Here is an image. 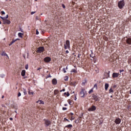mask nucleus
<instances>
[{"mask_svg": "<svg viewBox=\"0 0 131 131\" xmlns=\"http://www.w3.org/2000/svg\"><path fill=\"white\" fill-rule=\"evenodd\" d=\"M9 18V15L7 14L5 17L1 16V19L3 20L4 24H11V21L9 19H7Z\"/></svg>", "mask_w": 131, "mask_h": 131, "instance_id": "1", "label": "nucleus"}, {"mask_svg": "<svg viewBox=\"0 0 131 131\" xmlns=\"http://www.w3.org/2000/svg\"><path fill=\"white\" fill-rule=\"evenodd\" d=\"M74 97H75L74 100H75V101H76L77 98H76V94H75Z\"/></svg>", "mask_w": 131, "mask_h": 131, "instance_id": "41", "label": "nucleus"}, {"mask_svg": "<svg viewBox=\"0 0 131 131\" xmlns=\"http://www.w3.org/2000/svg\"><path fill=\"white\" fill-rule=\"evenodd\" d=\"M45 51V47H39L37 49V53H39L40 54L41 53H43Z\"/></svg>", "mask_w": 131, "mask_h": 131, "instance_id": "5", "label": "nucleus"}, {"mask_svg": "<svg viewBox=\"0 0 131 131\" xmlns=\"http://www.w3.org/2000/svg\"><path fill=\"white\" fill-rule=\"evenodd\" d=\"M36 103H38L39 104H41L42 105H45V102L42 100H38L36 101Z\"/></svg>", "mask_w": 131, "mask_h": 131, "instance_id": "18", "label": "nucleus"}, {"mask_svg": "<svg viewBox=\"0 0 131 131\" xmlns=\"http://www.w3.org/2000/svg\"><path fill=\"white\" fill-rule=\"evenodd\" d=\"M62 92H65V89H63L62 90L60 91V93H62Z\"/></svg>", "mask_w": 131, "mask_h": 131, "instance_id": "39", "label": "nucleus"}, {"mask_svg": "<svg viewBox=\"0 0 131 131\" xmlns=\"http://www.w3.org/2000/svg\"><path fill=\"white\" fill-rule=\"evenodd\" d=\"M66 121H67L68 122H70V121H69V120L67 119V118H64L63 119V122H66Z\"/></svg>", "mask_w": 131, "mask_h": 131, "instance_id": "28", "label": "nucleus"}, {"mask_svg": "<svg viewBox=\"0 0 131 131\" xmlns=\"http://www.w3.org/2000/svg\"><path fill=\"white\" fill-rule=\"evenodd\" d=\"M75 123H76V121H75Z\"/></svg>", "mask_w": 131, "mask_h": 131, "instance_id": "63", "label": "nucleus"}, {"mask_svg": "<svg viewBox=\"0 0 131 131\" xmlns=\"http://www.w3.org/2000/svg\"><path fill=\"white\" fill-rule=\"evenodd\" d=\"M64 46L65 50H67V49L70 50V41H69V40H67Z\"/></svg>", "mask_w": 131, "mask_h": 131, "instance_id": "4", "label": "nucleus"}, {"mask_svg": "<svg viewBox=\"0 0 131 131\" xmlns=\"http://www.w3.org/2000/svg\"><path fill=\"white\" fill-rule=\"evenodd\" d=\"M110 71H108V72H105L104 73V78H108L109 76H110Z\"/></svg>", "mask_w": 131, "mask_h": 131, "instance_id": "12", "label": "nucleus"}, {"mask_svg": "<svg viewBox=\"0 0 131 131\" xmlns=\"http://www.w3.org/2000/svg\"><path fill=\"white\" fill-rule=\"evenodd\" d=\"M4 98H5V96H2V98L4 99Z\"/></svg>", "mask_w": 131, "mask_h": 131, "instance_id": "54", "label": "nucleus"}, {"mask_svg": "<svg viewBox=\"0 0 131 131\" xmlns=\"http://www.w3.org/2000/svg\"><path fill=\"white\" fill-rule=\"evenodd\" d=\"M18 97H20L21 96V93L19 92L17 95Z\"/></svg>", "mask_w": 131, "mask_h": 131, "instance_id": "42", "label": "nucleus"}, {"mask_svg": "<svg viewBox=\"0 0 131 131\" xmlns=\"http://www.w3.org/2000/svg\"><path fill=\"white\" fill-rule=\"evenodd\" d=\"M35 2H37V0H35Z\"/></svg>", "mask_w": 131, "mask_h": 131, "instance_id": "60", "label": "nucleus"}, {"mask_svg": "<svg viewBox=\"0 0 131 131\" xmlns=\"http://www.w3.org/2000/svg\"><path fill=\"white\" fill-rule=\"evenodd\" d=\"M62 8H63V9H65V8H66V6L64 5V4L62 5Z\"/></svg>", "mask_w": 131, "mask_h": 131, "instance_id": "48", "label": "nucleus"}, {"mask_svg": "<svg viewBox=\"0 0 131 131\" xmlns=\"http://www.w3.org/2000/svg\"><path fill=\"white\" fill-rule=\"evenodd\" d=\"M0 24H1V20H0Z\"/></svg>", "mask_w": 131, "mask_h": 131, "instance_id": "64", "label": "nucleus"}, {"mask_svg": "<svg viewBox=\"0 0 131 131\" xmlns=\"http://www.w3.org/2000/svg\"><path fill=\"white\" fill-rule=\"evenodd\" d=\"M93 89V90L94 89H95L96 90H98V84H95Z\"/></svg>", "mask_w": 131, "mask_h": 131, "instance_id": "25", "label": "nucleus"}, {"mask_svg": "<svg viewBox=\"0 0 131 131\" xmlns=\"http://www.w3.org/2000/svg\"><path fill=\"white\" fill-rule=\"evenodd\" d=\"M23 91L24 95H26L27 94V91H26V89L23 88Z\"/></svg>", "mask_w": 131, "mask_h": 131, "instance_id": "32", "label": "nucleus"}, {"mask_svg": "<svg viewBox=\"0 0 131 131\" xmlns=\"http://www.w3.org/2000/svg\"><path fill=\"white\" fill-rule=\"evenodd\" d=\"M52 84H53V85H56V84H57V83H58V81H57V79L54 78L52 79Z\"/></svg>", "mask_w": 131, "mask_h": 131, "instance_id": "10", "label": "nucleus"}, {"mask_svg": "<svg viewBox=\"0 0 131 131\" xmlns=\"http://www.w3.org/2000/svg\"><path fill=\"white\" fill-rule=\"evenodd\" d=\"M68 103H69V104H70V105H72V100H68Z\"/></svg>", "mask_w": 131, "mask_h": 131, "instance_id": "33", "label": "nucleus"}, {"mask_svg": "<svg viewBox=\"0 0 131 131\" xmlns=\"http://www.w3.org/2000/svg\"><path fill=\"white\" fill-rule=\"evenodd\" d=\"M91 58H94V57L92 56V55L90 54Z\"/></svg>", "mask_w": 131, "mask_h": 131, "instance_id": "55", "label": "nucleus"}, {"mask_svg": "<svg viewBox=\"0 0 131 131\" xmlns=\"http://www.w3.org/2000/svg\"><path fill=\"white\" fill-rule=\"evenodd\" d=\"M120 73H121V72H123L124 71V70H120Z\"/></svg>", "mask_w": 131, "mask_h": 131, "instance_id": "40", "label": "nucleus"}, {"mask_svg": "<svg viewBox=\"0 0 131 131\" xmlns=\"http://www.w3.org/2000/svg\"><path fill=\"white\" fill-rule=\"evenodd\" d=\"M92 93H94V88H92V89L89 91V94H92Z\"/></svg>", "mask_w": 131, "mask_h": 131, "instance_id": "27", "label": "nucleus"}, {"mask_svg": "<svg viewBox=\"0 0 131 131\" xmlns=\"http://www.w3.org/2000/svg\"><path fill=\"white\" fill-rule=\"evenodd\" d=\"M51 59L50 57H46L44 58V62H46V63H49L51 61Z\"/></svg>", "mask_w": 131, "mask_h": 131, "instance_id": "9", "label": "nucleus"}, {"mask_svg": "<svg viewBox=\"0 0 131 131\" xmlns=\"http://www.w3.org/2000/svg\"><path fill=\"white\" fill-rule=\"evenodd\" d=\"M84 84V83L82 82V85H83Z\"/></svg>", "mask_w": 131, "mask_h": 131, "instance_id": "56", "label": "nucleus"}, {"mask_svg": "<svg viewBox=\"0 0 131 131\" xmlns=\"http://www.w3.org/2000/svg\"><path fill=\"white\" fill-rule=\"evenodd\" d=\"M129 74H131V70H129Z\"/></svg>", "mask_w": 131, "mask_h": 131, "instance_id": "53", "label": "nucleus"}, {"mask_svg": "<svg viewBox=\"0 0 131 131\" xmlns=\"http://www.w3.org/2000/svg\"><path fill=\"white\" fill-rule=\"evenodd\" d=\"M129 94H131V90L130 91V92H129Z\"/></svg>", "mask_w": 131, "mask_h": 131, "instance_id": "59", "label": "nucleus"}, {"mask_svg": "<svg viewBox=\"0 0 131 131\" xmlns=\"http://www.w3.org/2000/svg\"><path fill=\"white\" fill-rule=\"evenodd\" d=\"M63 96H64V97H66V96L67 97H69V96H70V94H69V92H65L63 94Z\"/></svg>", "mask_w": 131, "mask_h": 131, "instance_id": "20", "label": "nucleus"}, {"mask_svg": "<svg viewBox=\"0 0 131 131\" xmlns=\"http://www.w3.org/2000/svg\"><path fill=\"white\" fill-rule=\"evenodd\" d=\"M62 110H63V111L67 110V107H62Z\"/></svg>", "mask_w": 131, "mask_h": 131, "instance_id": "46", "label": "nucleus"}, {"mask_svg": "<svg viewBox=\"0 0 131 131\" xmlns=\"http://www.w3.org/2000/svg\"><path fill=\"white\" fill-rule=\"evenodd\" d=\"M126 42L128 45H131V38H127L126 39Z\"/></svg>", "mask_w": 131, "mask_h": 131, "instance_id": "15", "label": "nucleus"}, {"mask_svg": "<svg viewBox=\"0 0 131 131\" xmlns=\"http://www.w3.org/2000/svg\"><path fill=\"white\" fill-rule=\"evenodd\" d=\"M9 119L10 120H13V118H10Z\"/></svg>", "mask_w": 131, "mask_h": 131, "instance_id": "52", "label": "nucleus"}, {"mask_svg": "<svg viewBox=\"0 0 131 131\" xmlns=\"http://www.w3.org/2000/svg\"><path fill=\"white\" fill-rule=\"evenodd\" d=\"M40 69H41V68H38L37 69V70H40Z\"/></svg>", "mask_w": 131, "mask_h": 131, "instance_id": "51", "label": "nucleus"}, {"mask_svg": "<svg viewBox=\"0 0 131 131\" xmlns=\"http://www.w3.org/2000/svg\"><path fill=\"white\" fill-rule=\"evenodd\" d=\"M31 14L32 15H33V14H35V11L34 12L32 11V12H31Z\"/></svg>", "mask_w": 131, "mask_h": 131, "instance_id": "47", "label": "nucleus"}, {"mask_svg": "<svg viewBox=\"0 0 131 131\" xmlns=\"http://www.w3.org/2000/svg\"><path fill=\"white\" fill-rule=\"evenodd\" d=\"M65 127H67L68 128H72V127H73V126H72V124H69L66 126Z\"/></svg>", "mask_w": 131, "mask_h": 131, "instance_id": "22", "label": "nucleus"}, {"mask_svg": "<svg viewBox=\"0 0 131 131\" xmlns=\"http://www.w3.org/2000/svg\"><path fill=\"white\" fill-rule=\"evenodd\" d=\"M118 76H119V73H114L113 74V78H117V77H118Z\"/></svg>", "mask_w": 131, "mask_h": 131, "instance_id": "13", "label": "nucleus"}, {"mask_svg": "<svg viewBox=\"0 0 131 131\" xmlns=\"http://www.w3.org/2000/svg\"><path fill=\"white\" fill-rule=\"evenodd\" d=\"M23 33H18V36H19V37H20L21 38H22L23 37Z\"/></svg>", "mask_w": 131, "mask_h": 131, "instance_id": "24", "label": "nucleus"}, {"mask_svg": "<svg viewBox=\"0 0 131 131\" xmlns=\"http://www.w3.org/2000/svg\"><path fill=\"white\" fill-rule=\"evenodd\" d=\"M69 115H70L71 116H72L74 115V114L72 113H69Z\"/></svg>", "mask_w": 131, "mask_h": 131, "instance_id": "43", "label": "nucleus"}, {"mask_svg": "<svg viewBox=\"0 0 131 131\" xmlns=\"http://www.w3.org/2000/svg\"><path fill=\"white\" fill-rule=\"evenodd\" d=\"M49 77H52V76H51V75L49 74V75L47 76V77H46V78H49Z\"/></svg>", "mask_w": 131, "mask_h": 131, "instance_id": "45", "label": "nucleus"}, {"mask_svg": "<svg viewBox=\"0 0 131 131\" xmlns=\"http://www.w3.org/2000/svg\"><path fill=\"white\" fill-rule=\"evenodd\" d=\"M63 72H64V73H66V70H65V68H64L63 69Z\"/></svg>", "mask_w": 131, "mask_h": 131, "instance_id": "44", "label": "nucleus"}, {"mask_svg": "<svg viewBox=\"0 0 131 131\" xmlns=\"http://www.w3.org/2000/svg\"><path fill=\"white\" fill-rule=\"evenodd\" d=\"M25 69H26V70H27V69H28V64H27L25 66Z\"/></svg>", "mask_w": 131, "mask_h": 131, "instance_id": "37", "label": "nucleus"}, {"mask_svg": "<svg viewBox=\"0 0 131 131\" xmlns=\"http://www.w3.org/2000/svg\"><path fill=\"white\" fill-rule=\"evenodd\" d=\"M92 97L95 101H99V97L97 95L93 94Z\"/></svg>", "mask_w": 131, "mask_h": 131, "instance_id": "11", "label": "nucleus"}, {"mask_svg": "<svg viewBox=\"0 0 131 131\" xmlns=\"http://www.w3.org/2000/svg\"><path fill=\"white\" fill-rule=\"evenodd\" d=\"M125 5V3H124V0L119 1L118 3V6L120 9H123V7H124Z\"/></svg>", "mask_w": 131, "mask_h": 131, "instance_id": "3", "label": "nucleus"}, {"mask_svg": "<svg viewBox=\"0 0 131 131\" xmlns=\"http://www.w3.org/2000/svg\"><path fill=\"white\" fill-rule=\"evenodd\" d=\"M69 53V51H68V50H67L66 51V54H68Z\"/></svg>", "mask_w": 131, "mask_h": 131, "instance_id": "49", "label": "nucleus"}, {"mask_svg": "<svg viewBox=\"0 0 131 131\" xmlns=\"http://www.w3.org/2000/svg\"><path fill=\"white\" fill-rule=\"evenodd\" d=\"M74 119H75V117H74V116H72L71 117L70 120H71V121H72V120H74Z\"/></svg>", "mask_w": 131, "mask_h": 131, "instance_id": "31", "label": "nucleus"}, {"mask_svg": "<svg viewBox=\"0 0 131 131\" xmlns=\"http://www.w3.org/2000/svg\"><path fill=\"white\" fill-rule=\"evenodd\" d=\"M54 95H56L59 94V90H54Z\"/></svg>", "mask_w": 131, "mask_h": 131, "instance_id": "23", "label": "nucleus"}, {"mask_svg": "<svg viewBox=\"0 0 131 131\" xmlns=\"http://www.w3.org/2000/svg\"><path fill=\"white\" fill-rule=\"evenodd\" d=\"M128 63H131V57L129 58L128 60Z\"/></svg>", "mask_w": 131, "mask_h": 131, "instance_id": "36", "label": "nucleus"}, {"mask_svg": "<svg viewBox=\"0 0 131 131\" xmlns=\"http://www.w3.org/2000/svg\"><path fill=\"white\" fill-rule=\"evenodd\" d=\"M64 106H68L67 104H65Z\"/></svg>", "mask_w": 131, "mask_h": 131, "instance_id": "57", "label": "nucleus"}, {"mask_svg": "<svg viewBox=\"0 0 131 131\" xmlns=\"http://www.w3.org/2000/svg\"><path fill=\"white\" fill-rule=\"evenodd\" d=\"M114 122L116 123V124H120L121 119L119 118H117L115 119Z\"/></svg>", "mask_w": 131, "mask_h": 131, "instance_id": "7", "label": "nucleus"}, {"mask_svg": "<svg viewBox=\"0 0 131 131\" xmlns=\"http://www.w3.org/2000/svg\"><path fill=\"white\" fill-rule=\"evenodd\" d=\"M91 52H92V54H93V51H92Z\"/></svg>", "mask_w": 131, "mask_h": 131, "instance_id": "61", "label": "nucleus"}, {"mask_svg": "<svg viewBox=\"0 0 131 131\" xmlns=\"http://www.w3.org/2000/svg\"><path fill=\"white\" fill-rule=\"evenodd\" d=\"M6 13H5L4 11H1V15L3 16L4 15H5Z\"/></svg>", "mask_w": 131, "mask_h": 131, "instance_id": "35", "label": "nucleus"}, {"mask_svg": "<svg viewBox=\"0 0 131 131\" xmlns=\"http://www.w3.org/2000/svg\"><path fill=\"white\" fill-rule=\"evenodd\" d=\"M2 56H4V57H6L7 59H9V56H8V54L6 53L5 52H2Z\"/></svg>", "mask_w": 131, "mask_h": 131, "instance_id": "16", "label": "nucleus"}, {"mask_svg": "<svg viewBox=\"0 0 131 131\" xmlns=\"http://www.w3.org/2000/svg\"><path fill=\"white\" fill-rule=\"evenodd\" d=\"M71 73L74 72V73H77V71L76 70H75V69H74L71 71Z\"/></svg>", "mask_w": 131, "mask_h": 131, "instance_id": "26", "label": "nucleus"}, {"mask_svg": "<svg viewBox=\"0 0 131 131\" xmlns=\"http://www.w3.org/2000/svg\"><path fill=\"white\" fill-rule=\"evenodd\" d=\"M108 88H109V84L105 83L104 85L105 91H108Z\"/></svg>", "mask_w": 131, "mask_h": 131, "instance_id": "17", "label": "nucleus"}, {"mask_svg": "<svg viewBox=\"0 0 131 131\" xmlns=\"http://www.w3.org/2000/svg\"><path fill=\"white\" fill-rule=\"evenodd\" d=\"M85 93H86V92H85V89H82L80 92V95L81 98H83V97H84V95H85Z\"/></svg>", "mask_w": 131, "mask_h": 131, "instance_id": "6", "label": "nucleus"}, {"mask_svg": "<svg viewBox=\"0 0 131 131\" xmlns=\"http://www.w3.org/2000/svg\"><path fill=\"white\" fill-rule=\"evenodd\" d=\"M111 98H112V96H111Z\"/></svg>", "mask_w": 131, "mask_h": 131, "instance_id": "62", "label": "nucleus"}, {"mask_svg": "<svg viewBox=\"0 0 131 131\" xmlns=\"http://www.w3.org/2000/svg\"><path fill=\"white\" fill-rule=\"evenodd\" d=\"M68 76H66V77H64V80L65 81H68Z\"/></svg>", "mask_w": 131, "mask_h": 131, "instance_id": "34", "label": "nucleus"}, {"mask_svg": "<svg viewBox=\"0 0 131 131\" xmlns=\"http://www.w3.org/2000/svg\"><path fill=\"white\" fill-rule=\"evenodd\" d=\"M36 34H37V35L39 34V32H38V30H36Z\"/></svg>", "mask_w": 131, "mask_h": 131, "instance_id": "38", "label": "nucleus"}, {"mask_svg": "<svg viewBox=\"0 0 131 131\" xmlns=\"http://www.w3.org/2000/svg\"><path fill=\"white\" fill-rule=\"evenodd\" d=\"M110 94H111V93H114V91H113V89L112 88H111L109 90Z\"/></svg>", "mask_w": 131, "mask_h": 131, "instance_id": "30", "label": "nucleus"}, {"mask_svg": "<svg viewBox=\"0 0 131 131\" xmlns=\"http://www.w3.org/2000/svg\"><path fill=\"white\" fill-rule=\"evenodd\" d=\"M16 41V39L15 40H12V41L10 42V43L9 44V46H11V45H13V43H14V42H15Z\"/></svg>", "mask_w": 131, "mask_h": 131, "instance_id": "29", "label": "nucleus"}, {"mask_svg": "<svg viewBox=\"0 0 131 131\" xmlns=\"http://www.w3.org/2000/svg\"><path fill=\"white\" fill-rule=\"evenodd\" d=\"M66 70L68 69V67H67L66 68Z\"/></svg>", "mask_w": 131, "mask_h": 131, "instance_id": "58", "label": "nucleus"}, {"mask_svg": "<svg viewBox=\"0 0 131 131\" xmlns=\"http://www.w3.org/2000/svg\"><path fill=\"white\" fill-rule=\"evenodd\" d=\"M26 73V71H25V70H23L21 73V76H25Z\"/></svg>", "mask_w": 131, "mask_h": 131, "instance_id": "19", "label": "nucleus"}, {"mask_svg": "<svg viewBox=\"0 0 131 131\" xmlns=\"http://www.w3.org/2000/svg\"><path fill=\"white\" fill-rule=\"evenodd\" d=\"M43 121L45 127H51V125H52V122L51 120L48 119H44Z\"/></svg>", "mask_w": 131, "mask_h": 131, "instance_id": "2", "label": "nucleus"}, {"mask_svg": "<svg viewBox=\"0 0 131 131\" xmlns=\"http://www.w3.org/2000/svg\"><path fill=\"white\" fill-rule=\"evenodd\" d=\"M71 85L72 86H76V82H71L70 83Z\"/></svg>", "mask_w": 131, "mask_h": 131, "instance_id": "21", "label": "nucleus"}, {"mask_svg": "<svg viewBox=\"0 0 131 131\" xmlns=\"http://www.w3.org/2000/svg\"><path fill=\"white\" fill-rule=\"evenodd\" d=\"M28 93L29 95H32V96H34V92L32 91V90H30V89H28Z\"/></svg>", "mask_w": 131, "mask_h": 131, "instance_id": "14", "label": "nucleus"}, {"mask_svg": "<svg viewBox=\"0 0 131 131\" xmlns=\"http://www.w3.org/2000/svg\"><path fill=\"white\" fill-rule=\"evenodd\" d=\"M97 109V107L95 105H92L89 108H88V111H95Z\"/></svg>", "mask_w": 131, "mask_h": 131, "instance_id": "8", "label": "nucleus"}, {"mask_svg": "<svg viewBox=\"0 0 131 131\" xmlns=\"http://www.w3.org/2000/svg\"><path fill=\"white\" fill-rule=\"evenodd\" d=\"M15 40H16V41H17V40H20V39L17 38V39H15Z\"/></svg>", "mask_w": 131, "mask_h": 131, "instance_id": "50", "label": "nucleus"}]
</instances>
